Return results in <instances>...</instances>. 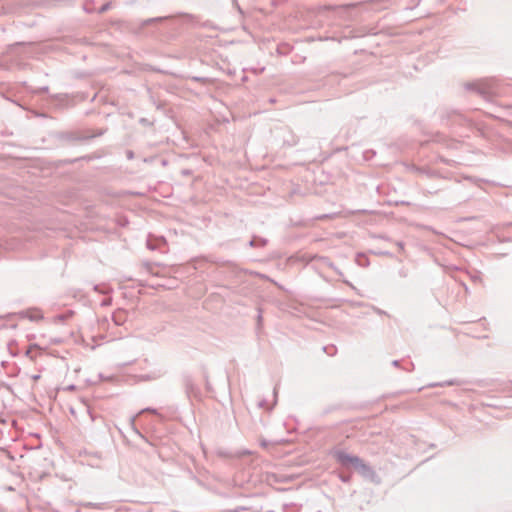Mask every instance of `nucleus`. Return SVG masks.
I'll return each instance as SVG.
<instances>
[{
    "label": "nucleus",
    "mask_w": 512,
    "mask_h": 512,
    "mask_svg": "<svg viewBox=\"0 0 512 512\" xmlns=\"http://www.w3.org/2000/svg\"><path fill=\"white\" fill-rule=\"evenodd\" d=\"M334 459L345 467H353L362 473L370 472V467L359 457L351 455L344 450L335 449L332 452Z\"/></svg>",
    "instance_id": "f257e3e1"
},
{
    "label": "nucleus",
    "mask_w": 512,
    "mask_h": 512,
    "mask_svg": "<svg viewBox=\"0 0 512 512\" xmlns=\"http://www.w3.org/2000/svg\"><path fill=\"white\" fill-rule=\"evenodd\" d=\"M22 316L29 319L30 321H41L43 319V313L38 308H31L22 313Z\"/></svg>",
    "instance_id": "f03ea898"
}]
</instances>
